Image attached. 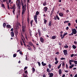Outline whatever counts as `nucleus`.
I'll list each match as a JSON object with an SVG mask.
<instances>
[{
    "instance_id": "16",
    "label": "nucleus",
    "mask_w": 77,
    "mask_h": 77,
    "mask_svg": "<svg viewBox=\"0 0 77 77\" xmlns=\"http://www.w3.org/2000/svg\"><path fill=\"white\" fill-rule=\"evenodd\" d=\"M29 45H30V46H31V47H32V45H33V43L31 42H29Z\"/></svg>"
},
{
    "instance_id": "12",
    "label": "nucleus",
    "mask_w": 77,
    "mask_h": 77,
    "mask_svg": "<svg viewBox=\"0 0 77 77\" xmlns=\"http://www.w3.org/2000/svg\"><path fill=\"white\" fill-rule=\"evenodd\" d=\"M49 74V77H52L53 76L54 74L52 73H49L48 75Z\"/></svg>"
},
{
    "instance_id": "62",
    "label": "nucleus",
    "mask_w": 77,
    "mask_h": 77,
    "mask_svg": "<svg viewBox=\"0 0 77 77\" xmlns=\"http://www.w3.org/2000/svg\"><path fill=\"white\" fill-rule=\"evenodd\" d=\"M65 75L63 74L62 77H65Z\"/></svg>"
},
{
    "instance_id": "44",
    "label": "nucleus",
    "mask_w": 77,
    "mask_h": 77,
    "mask_svg": "<svg viewBox=\"0 0 77 77\" xmlns=\"http://www.w3.org/2000/svg\"><path fill=\"white\" fill-rule=\"evenodd\" d=\"M62 66H65V63L64 62L63 63Z\"/></svg>"
},
{
    "instance_id": "41",
    "label": "nucleus",
    "mask_w": 77,
    "mask_h": 77,
    "mask_svg": "<svg viewBox=\"0 0 77 77\" xmlns=\"http://www.w3.org/2000/svg\"><path fill=\"white\" fill-rule=\"evenodd\" d=\"M28 67L27 66H25L24 68V70H26L27 69V68Z\"/></svg>"
},
{
    "instance_id": "33",
    "label": "nucleus",
    "mask_w": 77,
    "mask_h": 77,
    "mask_svg": "<svg viewBox=\"0 0 77 77\" xmlns=\"http://www.w3.org/2000/svg\"><path fill=\"white\" fill-rule=\"evenodd\" d=\"M74 35V34L73 33H72V32L71 34H69V36H72V35Z\"/></svg>"
},
{
    "instance_id": "15",
    "label": "nucleus",
    "mask_w": 77,
    "mask_h": 77,
    "mask_svg": "<svg viewBox=\"0 0 77 77\" xmlns=\"http://www.w3.org/2000/svg\"><path fill=\"white\" fill-rule=\"evenodd\" d=\"M59 15L60 17H63V14L61 12L59 13Z\"/></svg>"
},
{
    "instance_id": "22",
    "label": "nucleus",
    "mask_w": 77,
    "mask_h": 77,
    "mask_svg": "<svg viewBox=\"0 0 77 77\" xmlns=\"http://www.w3.org/2000/svg\"><path fill=\"white\" fill-rule=\"evenodd\" d=\"M48 25L49 26H51V21H50L48 23Z\"/></svg>"
},
{
    "instance_id": "48",
    "label": "nucleus",
    "mask_w": 77,
    "mask_h": 77,
    "mask_svg": "<svg viewBox=\"0 0 77 77\" xmlns=\"http://www.w3.org/2000/svg\"><path fill=\"white\" fill-rule=\"evenodd\" d=\"M33 20H32L31 21V22H30V24H33Z\"/></svg>"
},
{
    "instance_id": "52",
    "label": "nucleus",
    "mask_w": 77,
    "mask_h": 77,
    "mask_svg": "<svg viewBox=\"0 0 77 77\" xmlns=\"http://www.w3.org/2000/svg\"><path fill=\"white\" fill-rule=\"evenodd\" d=\"M74 44H75V45H77V42H76V41L74 42Z\"/></svg>"
},
{
    "instance_id": "57",
    "label": "nucleus",
    "mask_w": 77,
    "mask_h": 77,
    "mask_svg": "<svg viewBox=\"0 0 77 77\" xmlns=\"http://www.w3.org/2000/svg\"><path fill=\"white\" fill-rule=\"evenodd\" d=\"M68 29H69V27H68V26H67L66 28V30H68Z\"/></svg>"
},
{
    "instance_id": "9",
    "label": "nucleus",
    "mask_w": 77,
    "mask_h": 77,
    "mask_svg": "<svg viewBox=\"0 0 77 77\" xmlns=\"http://www.w3.org/2000/svg\"><path fill=\"white\" fill-rule=\"evenodd\" d=\"M40 41L41 42L43 43L44 40V38H42V37H41L40 38Z\"/></svg>"
},
{
    "instance_id": "26",
    "label": "nucleus",
    "mask_w": 77,
    "mask_h": 77,
    "mask_svg": "<svg viewBox=\"0 0 77 77\" xmlns=\"http://www.w3.org/2000/svg\"><path fill=\"white\" fill-rule=\"evenodd\" d=\"M15 7H16V6H15V5L14 4L13 5V6H12V8H13V9H15Z\"/></svg>"
},
{
    "instance_id": "35",
    "label": "nucleus",
    "mask_w": 77,
    "mask_h": 77,
    "mask_svg": "<svg viewBox=\"0 0 77 77\" xmlns=\"http://www.w3.org/2000/svg\"><path fill=\"white\" fill-rule=\"evenodd\" d=\"M48 66H49V68H50H50H51V64H49L48 65Z\"/></svg>"
},
{
    "instance_id": "27",
    "label": "nucleus",
    "mask_w": 77,
    "mask_h": 77,
    "mask_svg": "<svg viewBox=\"0 0 77 77\" xmlns=\"http://www.w3.org/2000/svg\"><path fill=\"white\" fill-rule=\"evenodd\" d=\"M56 18L58 20H60V19L59 18V16H58V15H56Z\"/></svg>"
},
{
    "instance_id": "61",
    "label": "nucleus",
    "mask_w": 77,
    "mask_h": 77,
    "mask_svg": "<svg viewBox=\"0 0 77 77\" xmlns=\"http://www.w3.org/2000/svg\"><path fill=\"white\" fill-rule=\"evenodd\" d=\"M64 72H68V70H65V71H64Z\"/></svg>"
},
{
    "instance_id": "64",
    "label": "nucleus",
    "mask_w": 77,
    "mask_h": 77,
    "mask_svg": "<svg viewBox=\"0 0 77 77\" xmlns=\"http://www.w3.org/2000/svg\"><path fill=\"white\" fill-rule=\"evenodd\" d=\"M74 77H77V74L75 75Z\"/></svg>"
},
{
    "instance_id": "30",
    "label": "nucleus",
    "mask_w": 77,
    "mask_h": 77,
    "mask_svg": "<svg viewBox=\"0 0 77 77\" xmlns=\"http://www.w3.org/2000/svg\"><path fill=\"white\" fill-rule=\"evenodd\" d=\"M17 56V54H13V57H15Z\"/></svg>"
},
{
    "instance_id": "8",
    "label": "nucleus",
    "mask_w": 77,
    "mask_h": 77,
    "mask_svg": "<svg viewBox=\"0 0 77 77\" xmlns=\"http://www.w3.org/2000/svg\"><path fill=\"white\" fill-rule=\"evenodd\" d=\"M48 8L47 7H45L44 8V11L45 12H46L47 11Z\"/></svg>"
},
{
    "instance_id": "10",
    "label": "nucleus",
    "mask_w": 77,
    "mask_h": 77,
    "mask_svg": "<svg viewBox=\"0 0 77 77\" xmlns=\"http://www.w3.org/2000/svg\"><path fill=\"white\" fill-rule=\"evenodd\" d=\"M67 34H68V33L67 32H66V33H64L63 34V37H61V39H63V38H64V36H66V35H67Z\"/></svg>"
},
{
    "instance_id": "32",
    "label": "nucleus",
    "mask_w": 77,
    "mask_h": 77,
    "mask_svg": "<svg viewBox=\"0 0 77 77\" xmlns=\"http://www.w3.org/2000/svg\"><path fill=\"white\" fill-rule=\"evenodd\" d=\"M19 26H21V25H20V23L18 22L17 23V27H18Z\"/></svg>"
},
{
    "instance_id": "24",
    "label": "nucleus",
    "mask_w": 77,
    "mask_h": 77,
    "mask_svg": "<svg viewBox=\"0 0 77 77\" xmlns=\"http://www.w3.org/2000/svg\"><path fill=\"white\" fill-rule=\"evenodd\" d=\"M47 71L48 72H51V70H50L49 68H47Z\"/></svg>"
},
{
    "instance_id": "63",
    "label": "nucleus",
    "mask_w": 77,
    "mask_h": 77,
    "mask_svg": "<svg viewBox=\"0 0 77 77\" xmlns=\"http://www.w3.org/2000/svg\"><path fill=\"white\" fill-rule=\"evenodd\" d=\"M70 76L71 77H73V76H72V74H71L70 75Z\"/></svg>"
},
{
    "instance_id": "43",
    "label": "nucleus",
    "mask_w": 77,
    "mask_h": 77,
    "mask_svg": "<svg viewBox=\"0 0 77 77\" xmlns=\"http://www.w3.org/2000/svg\"><path fill=\"white\" fill-rule=\"evenodd\" d=\"M58 45H60V47L61 46V43H60V42H59V43H58Z\"/></svg>"
},
{
    "instance_id": "4",
    "label": "nucleus",
    "mask_w": 77,
    "mask_h": 77,
    "mask_svg": "<svg viewBox=\"0 0 77 77\" xmlns=\"http://www.w3.org/2000/svg\"><path fill=\"white\" fill-rule=\"evenodd\" d=\"M22 32H25L26 31V25H22Z\"/></svg>"
},
{
    "instance_id": "2",
    "label": "nucleus",
    "mask_w": 77,
    "mask_h": 77,
    "mask_svg": "<svg viewBox=\"0 0 77 77\" xmlns=\"http://www.w3.org/2000/svg\"><path fill=\"white\" fill-rule=\"evenodd\" d=\"M39 14V12L38 11H37L36 12L35 15L34 16V20H35L36 24L38 23V21L37 20V15H38Z\"/></svg>"
},
{
    "instance_id": "60",
    "label": "nucleus",
    "mask_w": 77,
    "mask_h": 77,
    "mask_svg": "<svg viewBox=\"0 0 77 77\" xmlns=\"http://www.w3.org/2000/svg\"><path fill=\"white\" fill-rule=\"evenodd\" d=\"M20 54H23V53L22 52V51H20Z\"/></svg>"
},
{
    "instance_id": "31",
    "label": "nucleus",
    "mask_w": 77,
    "mask_h": 77,
    "mask_svg": "<svg viewBox=\"0 0 77 77\" xmlns=\"http://www.w3.org/2000/svg\"><path fill=\"white\" fill-rule=\"evenodd\" d=\"M15 9H13V13L14 15H15Z\"/></svg>"
},
{
    "instance_id": "50",
    "label": "nucleus",
    "mask_w": 77,
    "mask_h": 77,
    "mask_svg": "<svg viewBox=\"0 0 77 77\" xmlns=\"http://www.w3.org/2000/svg\"><path fill=\"white\" fill-rule=\"evenodd\" d=\"M56 54H59V52H57L55 53Z\"/></svg>"
},
{
    "instance_id": "59",
    "label": "nucleus",
    "mask_w": 77,
    "mask_h": 77,
    "mask_svg": "<svg viewBox=\"0 0 77 77\" xmlns=\"http://www.w3.org/2000/svg\"><path fill=\"white\" fill-rule=\"evenodd\" d=\"M70 25H71V23H68V26H70Z\"/></svg>"
},
{
    "instance_id": "38",
    "label": "nucleus",
    "mask_w": 77,
    "mask_h": 77,
    "mask_svg": "<svg viewBox=\"0 0 77 77\" xmlns=\"http://www.w3.org/2000/svg\"><path fill=\"white\" fill-rule=\"evenodd\" d=\"M2 8H5V5L3 4L2 3Z\"/></svg>"
},
{
    "instance_id": "5",
    "label": "nucleus",
    "mask_w": 77,
    "mask_h": 77,
    "mask_svg": "<svg viewBox=\"0 0 77 77\" xmlns=\"http://www.w3.org/2000/svg\"><path fill=\"white\" fill-rule=\"evenodd\" d=\"M72 33L73 34H75L77 33V31L75 29H72Z\"/></svg>"
},
{
    "instance_id": "46",
    "label": "nucleus",
    "mask_w": 77,
    "mask_h": 77,
    "mask_svg": "<svg viewBox=\"0 0 77 77\" xmlns=\"http://www.w3.org/2000/svg\"><path fill=\"white\" fill-rule=\"evenodd\" d=\"M74 62L75 64H77V61H75V60L74 61Z\"/></svg>"
},
{
    "instance_id": "11",
    "label": "nucleus",
    "mask_w": 77,
    "mask_h": 77,
    "mask_svg": "<svg viewBox=\"0 0 77 77\" xmlns=\"http://www.w3.org/2000/svg\"><path fill=\"white\" fill-rule=\"evenodd\" d=\"M74 62V61L72 60H69V63L70 65H72V63H71V62Z\"/></svg>"
},
{
    "instance_id": "34",
    "label": "nucleus",
    "mask_w": 77,
    "mask_h": 77,
    "mask_svg": "<svg viewBox=\"0 0 77 77\" xmlns=\"http://www.w3.org/2000/svg\"><path fill=\"white\" fill-rule=\"evenodd\" d=\"M64 48H68V46L67 45H66L64 46Z\"/></svg>"
},
{
    "instance_id": "25",
    "label": "nucleus",
    "mask_w": 77,
    "mask_h": 77,
    "mask_svg": "<svg viewBox=\"0 0 77 77\" xmlns=\"http://www.w3.org/2000/svg\"><path fill=\"white\" fill-rule=\"evenodd\" d=\"M72 47L73 49H75L76 48H77V47H76L75 45H73L72 46Z\"/></svg>"
},
{
    "instance_id": "37",
    "label": "nucleus",
    "mask_w": 77,
    "mask_h": 77,
    "mask_svg": "<svg viewBox=\"0 0 77 77\" xmlns=\"http://www.w3.org/2000/svg\"><path fill=\"white\" fill-rule=\"evenodd\" d=\"M27 21L28 23H29V17H27Z\"/></svg>"
},
{
    "instance_id": "55",
    "label": "nucleus",
    "mask_w": 77,
    "mask_h": 77,
    "mask_svg": "<svg viewBox=\"0 0 77 77\" xmlns=\"http://www.w3.org/2000/svg\"><path fill=\"white\" fill-rule=\"evenodd\" d=\"M47 65L46 63H44L43 65V66H45V65Z\"/></svg>"
},
{
    "instance_id": "29",
    "label": "nucleus",
    "mask_w": 77,
    "mask_h": 77,
    "mask_svg": "<svg viewBox=\"0 0 77 77\" xmlns=\"http://www.w3.org/2000/svg\"><path fill=\"white\" fill-rule=\"evenodd\" d=\"M44 22L45 23H46L47 22V20H45V19H44Z\"/></svg>"
},
{
    "instance_id": "53",
    "label": "nucleus",
    "mask_w": 77,
    "mask_h": 77,
    "mask_svg": "<svg viewBox=\"0 0 77 77\" xmlns=\"http://www.w3.org/2000/svg\"><path fill=\"white\" fill-rule=\"evenodd\" d=\"M27 4H28V3H30V0H27Z\"/></svg>"
},
{
    "instance_id": "18",
    "label": "nucleus",
    "mask_w": 77,
    "mask_h": 77,
    "mask_svg": "<svg viewBox=\"0 0 77 77\" xmlns=\"http://www.w3.org/2000/svg\"><path fill=\"white\" fill-rule=\"evenodd\" d=\"M56 38V37L55 36H53L51 37L52 39H54Z\"/></svg>"
},
{
    "instance_id": "47",
    "label": "nucleus",
    "mask_w": 77,
    "mask_h": 77,
    "mask_svg": "<svg viewBox=\"0 0 77 77\" xmlns=\"http://www.w3.org/2000/svg\"><path fill=\"white\" fill-rule=\"evenodd\" d=\"M74 55L73 54H72L70 56V57H72L74 56Z\"/></svg>"
},
{
    "instance_id": "17",
    "label": "nucleus",
    "mask_w": 77,
    "mask_h": 77,
    "mask_svg": "<svg viewBox=\"0 0 77 77\" xmlns=\"http://www.w3.org/2000/svg\"><path fill=\"white\" fill-rule=\"evenodd\" d=\"M6 27H8V28H9L10 29H11V28H12L11 26L9 24L7 25L6 26Z\"/></svg>"
},
{
    "instance_id": "51",
    "label": "nucleus",
    "mask_w": 77,
    "mask_h": 77,
    "mask_svg": "<svg viewBox=\"0 0 77 77\" xmlns=\"http://www.w3.org/2000/svg\"><path fill=\"white\" fill-rule=\"evenodd\" d=\"M54 19L55 20H57V19L56 18V17H55L54 18Z\"/></svg>"
},
{
    "instance_id": "49",
    "label": "nucleus",
    "mask_w": 77,
    "mask_h": 77,
    "mask_svg": "<svg viewBox=\"0 0 77 77\" xmlns=\"http://www.w3.org/2000/svg\"><path fill=\"white\" fill-rule=\"evenodd\" d=\"M43 31H45V30H46V29H45V28L44 27L43 29Z\"/></svg>"
},
{
    "instance_id": "14",
    "label": "nucleus",
    "mask_w": 77,
    "mask_h": 77,
    "mask_svg": "<svg viewBox=\"0 0 77 77\" xmlns=\"http://www.w3.org/2000/svg\"><path fill=\"white\" fill-rule=\"evenodd\" d=\"M58 72L59 75H61L62 74V70L61 69H59Z\"/></svg>"
},
{
    "instance_id": "6",
    "label": "nucleus",
    "mask_w": 77,
    "mask_h": 77,
    "mask_svg": "<svg viewBox=\"0 0 77 77\" xmlns=\"http://www.w3.org/2000/svg\"><path fill=\"white\" fill-rule=\"evenodd\" d=\"M63 53L65 56H67L68 54V51L67 50H64L63 51Z\"/></svg>"
},
{
    "instance_id": "42",
    "label": "nucleus",
    "mask_w": 77,
    "mask_h": 77,
    "mask_svg": "<svg viewBox=\"0 0 77 77\" xmlns=\"http://www.w3.org/2000/svg\"><path fill=\"white\" fill-rule=\"evenodd\" d=\"M25 73L26 74H28L27 70L25 71Z\"/></svg>"
},
{
    "instance_id": "3",
    "label": "nucleus",
    "mask_w": 77,
    "mask_h": 77,
    "mask_svg": "<svg viewBox=\"0 0 77 77\" xmlns=\"http://www.w3.org/2000/svg\"><path fill=\"white\" fill-rule=\"evenodd\" d=\"M16 3H17V6L18 7V8L19 9H20V7H21L20 1V0H17V1H16Z\"/></svg>"
},
{
    "instance_id": "1",
    "label": "nucleus",
    "mask_w": 77,
    "mask_h": 77,
    "mask_svg": "<svg viewBox=\"0 0 77 77\" xmlns=\"http://www.w3.org/2000/svg\"><path fill=\"white\" fill-rule=\"evenodd\" d=\"M21 3H22V15L23 17V15H24V12H26V4H25L24 5V4H23V1H21Z\"/></svg>"
},
{
    "instance_id": "7",
    "label": "nucleus",
    "mask_w": 77,
    "mask_h": 77,
    "mask_svg": "<svg viewBox=\"0 0 77 77\" xmlns=\"http://www.w3.org/2000/svg\"><path fill=\"white\" fill-rule=\"evenodd\" d=\"M10 35L12 38H14V31L11 32Z\"/></svg>"
},
{
    "instance_id": "19",
    "label": "nucleus",
    "mask_w": 77,
    "mask_h": 77,
    "mask_svg": "<svg viewBox=\"0 0 77 77\" xmlns=\"http://www.w3.org/2000/svg\"><path fill=\"white\" fill-rule=\"evenodd\" d=\"M32 72H33V73H34L35 72V68L33 67L32 68Z\"/></svg>"
},
{
    "instance_id": "23",
    "label": "nucleus",
    "mask_w": 77,
    "mask_h": 77,
    "mask_svg": "<svg viewBox=\"0 0 77 77\" xmlns=\"http://www.w3.org/2000/svg\"><path fill=\"white\" fill-rule=\"evenodd\" d=\"M74 65V64H72L71 66H69V68L70 69L72 68V67H73Z\"/></svg>"
},
{
    "instance_id": "13",
    "label": "nucleus",
    "mask_w": 77,
    "mask_h": 77,
    "mask_svg": "<svg viewBox=\"0 0 77 77\" xmlns=\"http://www.w3.org/2000/svg\"><path fill=\"white\" fill-rule=\"evenodd\" d=\"M38 32L39 35V37H40V36H41V31H40V30H39V29H38Z\"/></svg>"
},
{
    "instance_id": "20",
    "label": "nucleus",
    "mask_w": 77,
    "mask_h": 77,
    "mask_svg": "<svg viewBox=\"0 0 77 77\" xmlns=\"http://www.w3.org/2000/svg\"><path fill=\"white\" fill-rule=\"evenodd\" d=\"M6 23H4L3 24V27H4V28H5V27H6Z\"/></svg>"
},
{
    "instance_id": "58",
    "label": "nucleus",
    "mask_w": 77,
    "mask_h": 77,
    "mask_svg": "<svg viewBox=\"0 0 77 77\" xmlns=\"http://www.w3.org/2000/svg\"><path fill=\"white\" fill-rule=\"evenodd\" d=\"M66 68H67V69H68V64H66Z\"/></svg>"
},
{
    "instance_id": "36",
    "label": "nucleus",
    "mask_w": 77,
    "mask_h": 77,
    "mask_svg": "<svg viewBox=\"0 0 77 77\" xmlns=\"http://www.w3.org/2000/svg\"><path fill=\"white\" fill-rule=\"evenodd\" d=\"M59 62V61H56L55 63V65H57V63Z\"/></svg>"
},
{
    "instance_id": "21",
    "label": "nucleus",
    "mask_w": 77,
    "mask_h": 77,
    "mask_svg": "<svg viewBox=\"0 0 77 77\" xmlns=\"http://www.w3.org/2000/svg\"><path fill=\"white\" fill-rule=\"evenodd\" d=\"M46 4H47V2H46V1H45L43 3V6H46Z\"/></svg>"
},
{
    "instance_id": "40",
    "label": "nucleus",
    "mask_w": 77,
    "mask_h": 77,
    "mask_svg": "<svg viewBox=\"0 0 77 77\" xmlns=\"http://www.w3.org/2000/svg\"><path fill=\"white\" fill-rule=\"evenodd\" d=\"M60 60H65L66 59L62 57L60 59Z\"/></svg>"
},
{
    "instance_id": "28",
    "label": "nucleus",
    "mask_w": 77,
    "mask_h": 77,
    "mask_svg": "<svg viewBox=\"0 0 77 77\" xmlns=\"http://www.w3.org/2000/svg\"><path fill=\"white\" fill-rule=\"evenodd\" d=\"M69 20H67V21H66L64 22V24H66V23H69Z\"/></svg>"
},
{
    "instance_id": "56",
    "label": "nucleus",
    "mask_w": 77,
    "mask_h": 77,
    "mask_svg": "<svg viewBox=\"0 0 77 77\" xmlns=\"http://www.w3.org/2000/svg\"><path fill=\"white\" fill-rule=\"evenodd\" d=\"M8 9H9V10H10V8L9 7V5H8Z\"/></svg>"
},
{
    "instance_id": "54",
    "label": "nucleus",
    "mask_w": 77,
    "mask_h": 77,
    "mask_svg": "<svg viewBox=\"0 0 77 77\" xmlns=\"http://www.w3.org/2000/svg\"><path fill=\"white\" fill-rule=\"evenodd\" d=\"M55 61H57V57L55 58Z\"/></svg>"
},
{
    "instance_id": "45",
    "label": "nucleus",
    "mask_w": 77,
    "mask_h": 77,
    "mask_svg": "<svg viewBox=\"0 0 77 77\" xmlns=\"http://www.w3.org/2000/svg\"><path fill=\"white\" fill-rule=\"evenodd\" d=\"M25 36L26 37L25 38L26 40H28V38H27V35H25Z\"/></svg>"
},
{
    "instance_id": "39",
    "label": "nucleus",
    "mask_w": 77,
    "mask_h": 77,
    "mask_svg": "<svg viewBox=\"0 0 77 77\" xmlns=\"http://www.w3.org/2000/svg\"><path fill=\"white\" fill-rule=\"evenodd\" d=\"M37 63L38 64L39 66H41V63L39 62H37Z\"/></svg>"
}]
</instances>
